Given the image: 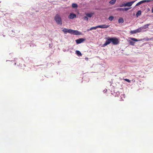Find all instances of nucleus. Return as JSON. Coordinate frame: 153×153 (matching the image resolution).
I'll list each match as a JSON object with an SVG mask.
<instances>
[{
  "label": "nucleus",
  "mask_w": 153,
  "mask_h": 153,
  "mask_svg": "<svg viewBox=\"0 0 153 153\" xmlns=\"http://www.w3.org/2000/svg\"><path fill=\"white\" fill-rule=\"evenodd\" d=\"M78 7V5L77 4L75 3H73L72 4V7L73 8H76Z\"/></svg>",
  "instance_id": "obj_18"
},
{
  "label": "nucleus",
  "mask_w": 153,
  "mask_h": 153,
  "mask_svg": "<svg viewBox=\"0 0 153 153\" xmlns=\"http://www.w3.org/2000/svg\"><path fill=\"white\" fill-rule=\"evenodd\" d=\"M153 39V38H151L150 39L146 38L143 39V40H145L146 41H149V40H152Z\"/></svg>",
  "instance_id": "obj_23"
},
{
  "label": "nucleus",
  "mask_w": 153,
  "mask_h": 153,
  "mask_svg": "<svg viewBox=\"0 0 153 153\" xmlns=\"http://www.w3.org/2000/svg\"><path fill=\"white\" fill-rule=\"evenodd\" d=\"M105 43L102 45V46L104 47L112 42L114 45H117L119 42V39L116 37L108 38Z\"/></svg>",
  "instance_id": "obj_1"
},
{
  "label": "nucleus",
  "mask_w": 153,
  "mask_h": 153,
  "mask_svg": "<svg viewBox=\"0 0 153 153\" xmlns=\"http://www.w3.org/2000/svg\"><path fill=\"white\" fill-rule=\"evenodd\" d=\"M142 30V28L141 27L136 30L137 33L140 32Z\"/></svg>",
  "instance_id": "obj_12"
},
{
  "label": "nucleus",
  "mask_w": 153,
  "mask_h": 153,
  "mask_svg": "<svg viewBox=\"0 0 153 153\" xmlns=\"http://www.w3.org/2000/svg\"><path fill=\"white\" fill-rule=\"evenodd\" d=\"M129 39H130L134 41L135 42H137L138 40L134 38H130Z\"/></svg>",
  "instance_id": "obj_19"
},
{
  "label": "nucleus",
  "mask_w": 153,
  "mask_h": 153,
  "mask_svg": "<svg viewBox=\"0 0 153 153\" xmlns=\"http://www.w3.org/2000/svg\"><path fill=\"white\" fill-rule=\"evenodd\" d=\"M130 33L132 34H135L137 33L136 30H131Z\"/></svg>",
  "instance_id": "obj_22"
},
{
  "label": "nucleus",
  "mask_w": 153,
  "mask_h": 153,
  "mask_svg": "<svg viewBox=\"0 0 153 153\" xmlns=\"http://www.w3.org/2000/svg\"><path fill=\"white\" fill-rule=\"evenodd\" d=\"M119 7H126L125 3L123 4H120L119 5Z\"/></svg>",
  "instance_id": "obj_26"
},
{
  "label": "nucleus",
  "mask_w": 153,
  "mask_h": 153,
  "mask_svg": "<svg viewBox=\"0 0 153 153\" xmlns=\"http://www.w3.org/2000/svg\"><path fill=\"white\" fill-rule=\"evenodd\" d=\"M76 15L75 14L73 13H70L68 16V18L69 19H73L74 18H76Z\"/></svg>",
  "instance_id": "obj_5"
},
{
  "label": "nucleus",
  "mask_w": 153,
  "mask_h": 153,
  "mask_svg": "<svg viewBox=\"0 0 153 153\" xmlns=\"http://www.w3.org/2000/svg\"><path fill=\"white\" fill-rule=\"evenodd\" d=\"M85 40V39L83 38H80L77 39L76 40V43L78 44L82 43Z\"/></svg>",
  "instance_id": "obj_6"
},
{
  "label": "nucleus",
  "mask_w": 153,
  "mask_h": 153,
  "mask_svg": "<svg viewBox=\"0 0 153 153\" xmlns=\"http://www.w3.org/2000/svg\"><path fill=\"white\" fill-rule=\"evenodd\" d=\"M116 10L117 11H124V8H117L116 9Z\"/></svg>",
  "instance_id": "obj_17"
},
{
  "label": "nucleus",
  "mask_w": 153,
  "mask_h": 153,
  "mask_svg": "<svg viewBox=\"0 0 153 153\" xmlns=\"http://www.w3.org/2000/svg\"><path fill=\"white\" fill-rule=\"evenodd\" d=\"M128 42L129 43V44L131 45H134V44L135 43L134 42H133V41H130V40H129L128 41Z\"/></svg>",
  "instance_id": "obj_20"
},
{
  "label": "nucleus",
  "mask_w": 153,
  "mask_h": 153,
  "mask_svg": "<svg viewBox=\"0 0 153 153\" xmlns=\"http://www.w3.org/2000/svg\"><path fill=\"white\" fill-rule=\"evenodd\" d=\"M93 14V13H87L86 14V15L89 17H91Z\"/></svg>",
  "instance_id": "obj_16"
},
{
  "label": "nucleus",
  "mask_w": 153,
  "mask_h": 153,
  "mask_svg": "<svg viewBox=\"0 0 153 153\" xmlns=\"http://www.w3.org/2000/svg\"><path fill=\"white\" fill-rule=\"evenodd\" d=\"M124 22V20L123 18H120L118 19V22L119 23H122Z\"/></svg>",
  "instance_id": "obj_11"
},
{
  "label": "nucleus",
  "mask_w": 153,
  "mask_h": 153,
  "mask_svg": "<svg viewBox=\"0 0 153 153\" xmlns=\"http://www.w3.org/2000/svg\"><path fill=\"white\" fill-rule=\"evenodd\" d=\"M99 28L98 25L97 26H96V27H91L89 29H88L87 31H89V30H92L93 29H97V28Z\"/></svg>",
  "instance_id": "obj_10"
},
{
  "label": "nucleus",
  "mask_w": 153,
  "mask_h": 153,
  "mask_svg": "<svg viewBox=\"0 0 153 153\" xmlns=\"http://www.w3.org/2000/svg\"><path fill=\"white\" fill-rule=\"evenodd\" d=\"M114 19V17L113 16H111L108 18V19L110 21H112Z\"/></svg>",
  "instance_id": "obj_21"
},
{
  "label": "nucleus",
  "mask_w": 153,
  "mask_h": 153,
  "mask_svg": "<svg viewBox=\"0 0 153 153\" xmlns=\"http://www.w3.org/2000/svg\"><path fill=\"white\" fill-rule=\"evenodd\" d=\"M76 53L78 56H81L82 55L81 53L79 51H76Z\"/></svg>",
  "instance_id": "obj_15"
},
{
  "label": "nucleus",
  "mask_w": 153,
  "mask_h": 153,
  "mask_svg": "<svg viewBox=\"0 0 153 153\" xmlns=\"http://www.w3.org/2000/svg\"><path fill=\"white\" fill-rule=\"evenodd\" d=\"M124 80H125L126 81L128 82H131V81L130 80H129V79H124Z\"/></svg>",
  "instance_id": "obj_27"
},
{
  "label": "nucleus",
  "mask_w": 153,
  "mask_h": 153,
  "mask_svg": "<svg viewBox=\"0 0 153 153\" xmlns=\"http://www.w3.org/2000/svg\"><path fill=\"white\" fill-rule=\"evenodd\" d=\"M99 28H107L109 27V25L104 24L102 25H98Z\"/></svg>",
  "instance_id": "obj_8"
},
{
  "label": "nucleus",
  "mask_w": 153,
  "mask_h": 153,
  "mask_svg": "<svg viewBox=\"0 0 153 153\" xmlns=\"http://www.w3.org/2000/svg\"><path fill=\"white\" fill-rule=\"evenodd\" d=\"M62 31L65 33H69L71 34L75 35H80L81 34V32L78 30H72L71 29H68L66 28H64L62 30Z\"/></svg>",
  "instance_id": "obj_2"
},
{
  "label": "nucleus",
  "mask_w": 153,
  "mask_h": 153,
  "mask_svg": "<svg viewBox=\"0 0 153 153\" xmlns=\"http://www.w3.org/2000/svg\"><path fill=\"white\" fill-rule=\"evenodd\" d=\"M116 0H111L109 2V3L111 4H114L116 2Z\"/></svg>",
  "instance_id": "obj_14"
},
{
  "label": "nucleus",
  "mask_w": 153,
  "mask_h": 153,
  "mask_svg": "<svg viewBox=\"0 0 153 153\" xmlns=\"http://www.w3.org/2000/svg\"><path fill=\"white\" fill-rule=\"evenodd\" d=\"M152 13H153V8L152 9Z\"/></svg>",
  "instance_id": "obj_28"
},
{
  "label": "nucleus",
  "mask_w": 153,
  "mask_h": 153,
  "mask_svg": "<svg viewBox=\"0 0 153 153\" xmlns=\"http://www.w3.org/2000/svg\"><path fill=\"white\" fill-rule=\"evenodd\" d=\"M54 19L58 24H62V19L59 14H56L54 17Z\"/></svg>",
  "instance_id": "obj_3"
},
{
  "label": "nucleus",
  "mask_w": 153,
  "mask_h": 153,
  "mask_svg": "<svg viewBox=\"0 0 153 153\" xmlns=\"http://www.w3.org/2000/svg\"><path fill=\"white\" fill-rule=\"evenodd\" d=\"M152 0H143L139 2H138L136 4V6H138L139 5L145 2H149L151 1H152Z\"/></svg>",
  "instance_id": "obj_4"
},
{
  "label": "nucleus",
  "mask_w": 153,
  "mask_h": 153,
  "mask_svg": "<svg viewBox=\"0 0 153 153\" xmlns=\"http://www.w3.org/2000/svg\"><path fill=\"white\" fill-rule=\"evenodd\" d=\"M83 19L84 20H86L87 21L88 20V18L87 16H84L83 18Z\"/></svg>",
  "instance_id": "obj_25"
},
{
  "label": "nucleus",
  "mask_w": 153,
  "mask_h": 153,
  "mask_svg": "<svg viewBox=\"0 0 153 153\" xmlns=\"http://www.w3.org/2000/svg\"><path fill=\"white\" fill-rule=\"evenodd\" d=\"M150 25H151L150 24H146V25H145L144 26L141 27L142 28V29H146L148 28L149 26Z\"/></svg>",
  "instance_id": "obj_9"
},
{
  "label": "nucleus",
  "mask_w": 153,
  "mask_h": 153,
  "mask_svg": "<svg viewBox=\"0 0 153 153\" xmlns=\"http://www.w3.org/2000/svg\"><path fill=\"white\" fill-rule=\"evenodd\" d=\"M15 65H16V63H15Z\"/></svg>",
  "instance_id": "obj_29"
},
{
  "label": "nucleus",
  "mask_w": 153,
  "mask_h": 153,
  "mask_svg": "<svg viewBox=\"0 0 153 153\" xmlns=\"http://www.w3.org/2000/svg\"><path fill=\"white\" fill-rule=\"evenodd\" d=\"M141 11L140 10L137 11V14H136V16L137 17H138V16H140L141 15Z\"/></svg>",
  "instance_id": "obj_13"
},
{
  "label": "nucleus",
  "mask_w": 153,
  "mask_h": 153,
  "mask_svg": "<svg viewBox=\"0 0 153 153\" xmlns=\"http://www.w3.org/2000/svg\"><path fill=\"white\" fill-rule=\"evenodd\" d=\"M135 2V1H133L130 2H128L125 3L126 7H130Z\"/></svg>",
  "instance_id": "obj_7"
},
{
  "label": "nucleus",
  "mask_w": 153,
  "mask_h": 153,
  "mask_svg": "<svg viewBox=\"0 0 153 153\" xmlns=\"http://www.w3.org/2000/svg\"><path fill=\"white\" fill-rule=\"evenodd\" d=\"M131 8H124V11H127L129 9Z\"/></svg>",
  "instance_id": "obj_24"
}]
</instances>
